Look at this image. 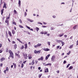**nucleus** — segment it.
<instances>
[{
  "instance_id": "1",
  "label": "nucleus",
  "mask_w": 78,
  "mask_h": 78,
  "mask_svg": "<svg viewBox=\"0 0 78 78\" xmlns=\"http://www.w3.org/2000/svg\"><path fill=\"white\" fill-rule=\"evenodd\" d=\"M9 52L10 54L9 57H11L12 59H13L14 58V54H13L12 51L11 50H9Z\"/></svg>"
},
{
  "instance_id": "2",
  "label": "nucleus",
  "mask_w": 78,
  "mask_h": 78,
  "mask_svg": "<svg viewBox=\"0 0 78 78\" xmlns=\"http://www.w3.org/2000/svg\"><path fill=\"white\" fill-rule=\"evenodd\" d=\"M42 44L40 43H38L37 45L34 46V48H37V47H40V46H41Z\"/></svg>"
},
{
  "instance_id": "3",
  "label": "nucleus",
  "mask_w": 78,
  "mask_h": 78,
  "mask_svg": "<svg viewBox=\"0 0 78 78\" xmlns=\"http://www.w3.org/2000/svg\"><path fill=\"white\" fill-rule=\"evenodd\" d=\"M23 55L24 56V57L25 59H27V58H28V56H27V54H26L25 53H23Z\"/></svg>"
},
{
  "instance_id": "4",
  "label": "nucleus",
  "mask_w": 78,
  "mask_h": 78,
  "mask_svg": "<svg viewBox=\"0 0 78 78\" xmlns=\"http://www.w3.org/2000/svg\"><path fill=\"white\" fill-rule=\"evenodd\" d=\"M41 51L39 50L38 51H37L36 50H35L34 51V53H38V54H40V53H41Z\"/></svg>"
},
{
  "instance_id": "5",
  "label": "nucleus",
  "mask_w": 78,
  "mask_h": 78,
  "mask_svg": "<svg viewBox=\"0 0 78 78\" xmlns=\"http://www.w3.org/2000/svg\"><path fill=\"white\" fill-rule=\"evenodd\" d=\"M55 59V56H53L51 58V60L52 61H54Z\"/></svg>"
},
{
  "instance_id": "6",
  "label": "nucleus",
  "mask_w": 78,
  "mask_h": 78,
  "mask_svg": "<svg viewBox=\"0 0 78 78\" xmlns=\"http://www.w3.org/2000/svg\"><path fill=\"white\" fill-rule=\"evenodd\" d=\"M5 23H7V25L8 26L9 25V20H7V19H6V20L5 21Z\"/></svg>"
},
{
  "instance_id": "7",
  "label": "nucleus",
  "mask_w": 78,
  "mask_h": 78,
  "mask_svg": "<svg viewBox=\"0 0 78 78\" xmlns=\"http://www.w3.org/2000/svg\"><path fill=\"white\" fill-rule=\"evenodd\" d=\"M43 50H44V51H50V49L48 48H44L43 49Z\"/></svg>"
},
{
  "instance_id": "8",
  "label": "nucleus",
  "mask_w": 78,
  "mask_h": 78,
  "mask_svg": "<svg viewBox=\"0 0 78 78\" xmlns=\"http://www.w3.org/2000/svg\"><path fill=\"white\" fill-rule=\"evenodd\" d=\"M27 20L29 21V22H34V20H31L30 19H27Z\"/></svg>"
},
{
  "instance_id": "9",
  "label": "nucleus",
  "mask_w": 78,
  "mask_h": 78,
  "mask_svg": "<svg viewBox=\"0 0 78 78\" xmlns=\"http://www.w3.org/2000/svg\"><path fill=\"white\" fill-rule=\"evenodd\" d=\"M24 48L25 49H27L28 48V45L27 44H26L24 45Z\"/></svg>"
},
{
  "instance_id": "10",
  "label": "nucleus",
  "mask_w": 78,
  "mask_h": 78,
  "mask_svg": "<svg viewBox=\"0 0 78 78\" xmlns=\"http://www.w3.org/2000/svg\"><path fill=\"white\" fill-rule=\"evenodd\" d=\"M29 59H31L32 58V55L31 54H30L28 56Z\"/></svg>"
},
{
  "instance_id": "11",
  "label": "nucleus",
  "mask_w": 78,
  "mask_h": 78,
  "mask_svg": "<svg viewBox=\"0 0 78 78\" xmlns=\"http://www.w3.org/2000/svg\"><path fill=\"white\" fill-rule=\"evenodd\" d=\"M8 34H9V36H11H11H12V34H11V31H8Z\"/></svg>"
},
{
  "instance_id": "12",
  "label": "nucleus",
  "mask_w": 78,
  "mask_h": 78,
  "mask_svg": "<svg viewBox=\"0 0 78 78\" xmlns=\"http://www.w3.org/2000/svg\"><path fill=\"white\" fill-rule=\"evenodd\" d=\"M5 8V9L6 8V4L5 3H4L3 6V8Z\"/></svg>"
},
{
  "instance_id": "13",
  "label": "nucleus",
  "mask_w": 78,
  "mask_h": 78,
  "mask_svg": "<svg viewBox=\"0 0 78 78\" xmlns=\"http://www.w3.org/2000/svg\"><path fill=\"white\" fill-rule=\"evenodd\" d=\"M15 55L16 56H17L18 58H20V55L19 54H17V53H15Z\"/></svg>"
},
{
  "instance_id": "14",
  "label": "nucleus",
  "mask_w": 78,
  "mask_h": 78,
  "mask_svg": "<svg viewBox=\"0 0 78 78\" xmlns=\"http://www.w3.org/2000/svg\"><path fill=\"white\" fill-rule=\"evenodd\" d=\"M76 27H77V25H76L73 26V28L74 30H76Z\"/></svg>"
},
{
  "instance_id": "15",
  "label": "nucleus",
  "mask_w": 78,
  "mask_h": 78,
  "mask_svg": "<svg viewBox=\"0 0 78 78\" xmlns=\"http://www.w3.org/2000/svg\"><path fill=\"white\" fill-rule=\"evenodd\" d=\"M1 61H4V60H5V58H4L2 57V58L0 59Z\"/></svg>"
},
{
  "instance_id": "16",
  "label": "nucleus",
  "mask_w": 78,
  "mask_h": 78,
  "mask_svg": "<svg viewBox=\"0 0 78 78\" xmlns=\"http://www.w3.org/2000/svg\"><path fill=\"white\" fill-rule=\"evenodd\" d=\"M12 34H14L16 33V31H15V30H12Z\"/></svg>"
},
{
  "instance_id": "17",
  "label": "nucleus",
  "mask_w": 78,
  "mask_h": 78,
  "mask_svg": "<svg viewBox=\"0 0 78 78\" xmlns=\"http://www.w3.org/2000/svg\"><path fill=\"white\" fill-rule=\"evenodd\" d=\"M17 41H18L20 42V43H21V44H23V42H22V41H21L20 40V39L19 38H17Z\"/></svg>"
},
{
  "instance_id": "18",
  "label": "nucleus",
  "mask_w": 78,
  "mask_h": 78,
  "mask_svg": "<svg viewBox=\"0 0 78 78\" xmlns=\"http://www.w3.org/2000/svg\"><path fill=\"white\" fill-rule=\"evenodd\" d=\"M18 4H19V6H20V5H21V1L20 0H19L18 2Z\"/></svg>"
},
{
  "instance_id": "19",
  "label": "nucleus",
  "mask_w": 78,
  "mask_h": 78,
  "mask_svg": "<svg viewBox=\"0 0 78 78\" xmlns=\"http://www.w3.org/2000/svg\"><path fill=\"white\" fill-rule=\"evenodd\" d=\"M13 65L14 66L15 69H16V64L14 63H13Z\"/></svg>"
},
{
  "instance_id": "20",
  "label": "nucleus",
  "mask_w": 78,
  "mask_h": 78,
  "mask_svg": "<svg viewBox=\"0 0 78 78\" xmlns=\"http://www.w3.org/2000/svg\"><path fill=\"white\" fill-rule=\"evenodd\" d=\"M24 48V46L23 45L21 46V47L20 48V50H23Z\"/></svg>"
},
{
  "instance_id": "21",
  "label": "nucleus",
  "mask_w": 78,
  "mask_h": 78,
  "mask_svg": "<svg viewBox=\"0 0 78 78\" xmlns=\"http://www.w3.org/2000/svg\"><path fill=\"white\" fill-rule=\"evenodd\" d=\"M3 11H4V9H2L1 10V15H3Z\"/></svg>"
},
{
  "instance_id": "22",
  "label": "nucleus",
  "mask_w": 78,
  "mask_h": 78,
  "mask_svg": "<svg viewBox=\"0 0 78 78\" xmlns=\"http://www.w3.org/2000/svg\"><path fill=\"white\" fill-rule=\"evenodd\" d=\"M64 33H62V34H60L59 35V36H60V37H62V36H64Z\"/></svg>"
},
{
  "instance_id": "23",
  "label": "nucleus",
  "mask_w": 78,
  "mask_h": 78,
  "mask_svg": "<svg viewBox=\"0 0 78 78\" xmlns=\"http://www.w3.org/2000/svg\"><path fill=\"white\" fill-rule=\"evenodd\" d=\"M45 72L47 73V72H48V68H46L45 69Z\"/></svg>"
},
{
  "instance_id": "24",
  "label": "nucleus",
  "mask_w": 78,
  "mask_h": 78,
  "mask_svg": "<svg viewBox=\"0 0 78 78\" xmlns=\"http://www.w3.org/2000/svg\"><path fill=\"white\" fill-rule=\"evenodd\" d=\"M56 42H62V40H56Z\"/></svg>"
},
{
  "instance_id": "25",
  "label": "nucleus",
  "mask_w": 78,
  "mask_h": 78,
  "mask_svg": "<svg viewBox=\"0 0 78 78\" xmlns=\"http://www.w3.org/2000/svg\"><path fill=\"white\" fill-rule=\"evenodd\" d=\"M73 44H72V45H71L69 47V48H73Z\"/></svg>"
},
{
  "instance_id": "26",
  "label": "nucleus",
  "mask_w": 78,
  "mask_h": 78,
  "mask_svg": "<svg viewBox=\"0 0 78 78\" xmlns=\"http://www.w3.org/2000/svg\"><path fill=\"white\" fill-rule=\"evenodd\" d=\"M61 42V44H62V46H64V44H65V43H64V42L62 41Z\"/></svg>"
},
{
  "instance_id": "27",
  "label": "nucleus",
  "mask_w": 78,
  "mask_h": 78,
  "mask_svg": "<svg viewBox=\"0 0 78 78\" xmlns=\"http://www.w3.org/2000/svg\"><path fill=\"white\" fill-rule=\"evenodd\" d=\"M17 48V44H15L14 45V49H16Z\"/></svg>"
},
{
  "instance_id": "28",
  "label": "nucleus",
  "mask_w": 78,
  "mask_h": 78,
  "mask_svg": "<svg viewBox=\"0 0 78 78\" xmlns=\"http://www.w3.org/2000/svg\"><path fill=\"white\" fill-rule=\"evenodd\" d=\"M34 64V60H33L32 62L31 63V64L32 65H33Z\"/></svg>"
},
{
  "instance_id": "29",
  "label": "nucleus",
  "mask_w": 78,
  "mask_h": 78,
  "mask_svg": "<svg viewBox=\"0 0 78 78\" xmlns=\"http://www.w3.org/2000/svg\"><path fill=\"white\" fill-rule=\"evenodd\" d=\"M7 72H8L9 70V69L8 68V67H6V70H5Z\"/></svg>"
},
{
  "instance_id": "30",
  "label": "nucleus",
  "mask_w": 78,
  "mask_h": 78,
  "mask_svg": "<svg viewBox=\"0 0 78 78\" xmlns=\"http://www.w3.org/2000/svg\"><path fill=\"white\" fill-rule=\"evenodd\" d=\"M19 27H20V28H23V27L22 25H19Z\"/></svg>"
},
{
  "instance_id": "31",
  "label": "nucleus",
  "mask_w": 78,
  "mask_h": 78,
  "mask_svg": "<svg viewBox=\"0 0 78 78\" xmlns=\"http://www.w3.org/2000/svg\"><path fill=\"white\" fill-rule=\"evenodd\" d=\"M40 58L41 59V61H43L44 60V57H43L42 56H41Z\"/></svg>"
},
{
  "instance_id": "32",
  "label": "nucleus",
  "mask_w": 78,
  "mask_h": 78,
  "mask_svg": "<svg viewBox=\"0 0 78 78\" xmlns=\"http://www.w3.org/2000/svg\"><path fill=\"white\" fill-rule=\"evenodd\" d=\"M14 12L15 14H17V11H16V10H14Z\"/></svg>"
},
{
  "instance_id": "33",
  "label": "nucleus",
  "mask_w": 78,
  "mask_h": 78,
  "mask_svg": "<svg viewBox=\"0 0 78 78\" xmlns=\"http://www.w3.org/2000/svg\"><path fill=\"white\" fill-rule=\"evenodd\" d=\"M73 67L72 66H71L69 67V70H70L71 69H72Z\"/></svg>"
},
{
  "instance_id": "34",
  "label": "nucleus",
  "mask_w": 78,
  "mask_h": 78,
  "mask_svg": "<svg viewBox=\"0 0 78 78\" xmlns=\"http://www.w3.org/2000/svg\"><path fill=\"white\" fill-rule=\"evenodd\" d=\"M27 12H25V13H24L25 17H26V16H27Z\"/></svg>"
},
{
  "instance_id": "35",
  "label": "nucleus",
  "mask_w": 78,
  "mask_h": 78,
  "mask_svg": "<svg viewBox=\"0 0 78 78\" xmlns=\"http://www.w3.org/2000/svg\"><path fill=\"white\" fill-rule=\"evenodd\" d=\"M12 24H13V25H16V22H12Z\"/></svg>"
},
{
  "instance_id": "36",
  "label": "nucleus",
  "mask_w": 78,
  "mask_h": 78,
  "mask_svg": "<svg viewBox=\"0 0 78 78\" xmlns=\"http://www.w3.org/2000/svg\"><path fill=\"white\" fill-rule=\"evenodd\" d=\"M36 30L37 31H39V29L38 27H36Z\"/></svg>"
},
{
  "instance_id": "37",
  "label": "nucleus",
  "mask_w": 78,
  "mask_h": 78,
  "mask_svg": "<svg viewBox=\"0 0 78 78\" xmlns=\"http://www.w3.org/2000/svg\"><path fill=\"white\" fill-rule=\"evenodd\" d=\"M21 64L22 65H21V67H22V68H23V63H22Z\"/></svg>"
},
{
  "instance_id": "38",
  "label": "nucleus",
  "mask_w": 78,
  "mask_h": 78,
  "mask_svg": "<svg viewBox=\"0 0 78 78\" xmlns=\"http://www.w3.org/2000/svg\"><path fill=\"white\" fill-rule=\"evenodd\" d=\"M70 52H71V51H69L68 53H67V55H70Z\"/></svg>"
},
{
  "instance_id": "39",
  "label": "nucleus",
  "mask_w": 78,
  "mask_h": 78,
  "mask_svg": "<svg viewBox=\"0 0 78 78\" xmlns=\"http://www.w3.org/2000/svg\"><path fill=\"white\" fill-rule=\"evenodd\" d=\"M27 28H28V29H29V30H30V28H30V27H28V26H26Z\"/></svg>"
},
{
  "instance_id": "40",
  "label": "nucleus",
  "mask_w": 78,
  "mask_h": 78,
  "mask_svg": "<svg viewBox=\"0 0 78 78\" xmlns=\"http://www.w3.org/2000/svg\"><path fill=\"white\" fill-rule=\"evenodd\" d=\"M70 64H69L68 65H67L66 66V68H68V67H69V66H70Z\"/></svg>"
},
{
  "instance_id": "41",
  "label": "nucleus",
  "mask_w": 78,
  "mask_h": 78,
  "mask_svg": "<svg viewBox=\"0 0 78 78\" xmlns=\"http://www.w3.org/2000/svg\"><path fill=\"white\" fill-rule=\"evenodd\" d=\"M19 21L20 22V23H22V20H21V19H20L19 20Z\"/></svg>"
},
{
  "instance_id": "42",
  "label": "nucleus",
  "mask_w": 78,
  "mask_h": 78,
  "mask_svg": "<svg viewBox=\"0 0 78 78\" xmlns=\"http://www.w3.org/2000/svg\"><path fill=\"white\" fill-rule=\"evenodd\" d=\"M40 33L41 34H44V32L43 31H42Z\"/></svg>"
},
{
  "instance_id": "43",
  "label": "nucleus",
  "mask_w": 78,
  "mask_h": 78,
  "mask_svg": "<svg viewBox=\"0 0 78 78\" xmlns=\"http://www.w3.org/2000/svg\"><path fill=\"white\" fill-rule=\"evenodd\" d=\"M67 63V62L65 60L64 61V62H63V64H66V63Z\"/></svg>"
},
{
  "instance_id": "44",
  "label": "nucleus",
  "mask_w": 78,
  "mask_h": 78,
  "mask_svg": "<svg viewBox=\"0 0 78 78\" xmlns=\"http://www.w3.org/2000/svg\"><path fill=\"white\" fill-rule=\"evenodd\" d=\"M42 28H46L47 27V26H42Z\"/></svg>"
},
{
  "instance_id": "45",
  "label": "nucleus",
  "mask_w": 78,
  "mask_h": 78,
  "mask_svg": "<svg viewBox=\"0 0 78 78\" xmlns=\"http://www.w3.org/2000/svg\"><path fill=\"white\" fill-rule=\"evenodd\" d=\"M48 59V57H47V56H46V58H45V59L46 60H47V59Z\"/></svg>"
},
{
  "instance_id": "46",
  "label": "nucleus",
  "mask_w": 78,
  "mask_h": 78,
  "mask_svg": "<svg viewBox=\"0 0 78 78\" xmlns=\"http://www.w3.org/2000/svg\"><path fill=\"white\" fill-rule=\"evenodd\" d=\"M76 45H78V40L76 42Z\"/></svg>"
},
{
  "instance_id": "47",
  "label": "nucleus",
  "mask_w": 78,
  "mask_h": 78,
  "mask_svg": "<svg viewBox=\"0 0 78 78\" xmlns=\"http://www.w3.org/2000/svg\"><path fill=\"white\" fill-rule=\"evenodd\" d=\"M6 52H7V53H8V49L7 48L6 50Z\"/></svg>"
},
{
  "instance_id": "48",
  "label": "nucleus",
  "mask_w": 78,
  "mask_h": 78,
  "mask_svg": "<svg viewBox=\"0 0 78 78\" xmlns=\"http://www.w3.org/2000/svg\"><path fill=\"white\" fill-rule=\"evenodd\" d=\"M41 76H42V75H39L38 76L39 78H41Z\"/></svg>"
},
{
  "instance_id": "49",
  "label": "nucleus",
  "mask_w": 78,
  "mask_h": 78,
  "mask_svg": "<svg viewBox=\"0 0 78 78\" xmlns=\"http://www.w3.org/2000/svg\"><path fill=\"white\" fill-rule=\"evenodd\" d=\"M64 37H67V35H64Z\"/></svg>"
},
{
  "instance_id": "50",
  "label": "nucleus",
  "mask_w": 78,
  "mask_h": 78,
  "mask_svg": "<svg viewBox=\"0 0 78 78\" xmlns=\"http://www.w3.org/2000/svg\"><path fill=\"white\" fill-rule=\"evenodd\" d=\"M48 44L49 45H50V42H48Z\"/></svg>"
},
{
  "instance_id": "51",
  "label": "nucleus",
  "mask_w": 78,
  "mask_h": 78,
  "mask_svg": "<svg viewBox=\"0 0 78 78\" xmlns=\"http://www.w3.org/2000/svg\"><path fill=\"white\" fill-rule=\"evenodd\" d=\"M5 16L3 17L2 18V19L4 21V20H5Z\"/></svg>"
},
{
  "instance_id": "52",
  "label": "nucleus",
  "mask_w": 78,
  "mask_h": 78,
  "mask_svg": "<svg viewBox=\"0 0 78 78\" xmlns=\"http://www.w3.org/2000/svg\"><path fill=\"white\" fill-rule=\"evenodd\" d=\"M50 54H48L47 56H47V57H48V58H49V57H50Z\"/></svg>"
},
{
  "instance_id": "53",
  "label": "nucleus",
  "mask_w": 78,
  "mask_h": 78,
  "mask_svg": "<svg viewBox=\"0 0 78 78\" xmlns=\"http://www.w3.org/2000/svg\"><path fill=\"white\" fill-rule=\"evenodd\" d=\"M9 18H10V17L9 16L7 18H6V19H7V20H8V19H9Z\"/></svg>"
},
{
  "instance_id": "54",
  "label": "nucleus",
  "mask_w": 78,
  "mask_h": 78,
  "mask_svg": "<svg viewBox=\"0 0 78 78\" xmlns=\"http://www.w3.org/2000/svg\"><path fill=\"white\" fill-rule=\"evenodd\" d=\"M59 47H60V46H57V49H58V48H59Z\"/></svg>"
},
{
  "instance_id": "55",
  "label": "nucleus",
  "mask_w": 78,
  "mask_h": 78,
  "mask_svg": "<svg viewBox=\"0 0 78 78\" xmlns=\"http://www.w3.org/2000/svg\"><path fill=\"white\" fill-rule=\"evenodd\" d=\"M2 46V44L1 43L0 44V48H1V47Z\"/></svg>"
},
{
  "instance_id": "56",
  "label": "nucleus",
  "mask_w": 78,
  "mask_h": 78,
  "mask_svg": "<svg viewBox=\"0 0 78 78\" xmlns=\"http://www.w3.org/2000/svg\"><path fill=\"white\" fill-rule=\"evenodd\" d=\"M47 33H48L47 32H44V35L47 34Z\"/></svg>"
},
{
  "instance_id": "57",
  "label": "nucleus",
  "mask_w": 78,
  "mask_h": 78,
  "mask_svg": "<svg viewBox=\"0 0 78 78\" xmlns=\"http://www.w3.org/2000/svg\"><path fill=\"white\" fill-rule=\"evenodd\" d=\"M72 9H71L69 11L70 12H72Z\"/></svg>"
},
{
  "instance_id": "58",
  "label": "nucleus",
  "mask_w": 78,
  "mask_h": 78,
  "mask_svg": "<svg viewBox=\"0 0 78 78\" xmlns=\"http://www.w3.org/2000/svg\"><path fill=\"white\" fill-rule=\"evenodd\" d=\"M43 24H44V25H46V24H47V23H46L45 22H43Z\"/></svg>"
},
{
  "instance_id": "59",
  "label": "nucleus",
  "mask_w": 78,
  "mask_h": 78,
  "mask_svg": "<svg viewBox=\"0 0 78 78\" xmlns=\"http://www.w3.org/2000/svg\"><path fill=\"white\" fill-rule=\"evenodd\" d=\"M53 18H56V16H52Z\"/></svg>"
},
{
  "instance_id": "60",
  "label": "nucleus",
  "mask_w": 78,
  "mask_h": 78,
  "mask_svg": "<svg viewBox=\"0 0 78 78\" xmlns=\"http://www.w3.org/2000/svg\"><path fill=\"white\" fill-rule=\"evenodd\" d=\"M47 36H50V34H47Z\"/></svg>"
},
{
  "instance_id": "61",
  "label": "nucleus",
  "mask_w": 78,
  "mask_h": 78,
  "mask_svg": "<svg viewBox=\"0 0 78 78\" xmlns=\"http://www.w3.org/2000/svg\"><path fill=\"white\" fill-rule=\"evenodd\" d=\"M14 30H16V27H14Z\"/></svg>"
},
{
  "instance_id": "62",
  "label": "nucleus",
  "mask_w": 78,
  "mask_h": 78,
  "mask_svg": "<svg viewBox=\"0 0 78 78\" xmlns=\"http://www.w3.org/2000/svg\"><path fill=\"white\" fill-rule=\"evenodd\" d=\"M73 38V36H71L70 38V39H72Z\"/></svg>"
},
{
  "instance_id": "63",
  "label": "nucleus",
  "mask_w": 78,
  "mask_h": 78,
  "mask_svg": "<svg viewBox=\"0 0 78 78\" xmlns=\"http://www.w3.org/2000/svg\"><path fill=\"white\" fill-rule=\"evenodd\" d=\"M12 44H16V42H15V41H13Z\"/></svg>"
},
{
  "instance_id": "64",
  "label": "nucleus",
  "mask_w": 78,
  "mask_h": 78,
  "mask_svg": "<svg viewBox=\"0 0 78 78\" xmlns=\"http://www.w3.org/2000/svg\"><path fill=\"white\" fill-rule=\"evenodd\" d=\"M6 70H5L4 71V73H6Z\"/></svg>"
}]
</instances>
